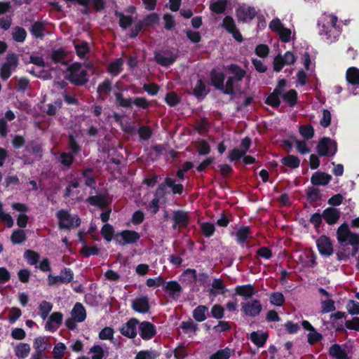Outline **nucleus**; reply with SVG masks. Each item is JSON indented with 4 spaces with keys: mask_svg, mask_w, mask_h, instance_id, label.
Wrapping results in <instances>:
<instances>
[{
    "mask_svg": "<svg viewBox=\"0 0 359 359\" xmlns=\"http://www.w3.org/2000/svg\"><path fill=\"white\" fill-rule=\"evenodd\" d=\"M338 18L336 15H330L325 16L319 25V34L325 36L327 43H333L338 40L341 30L337 25Z\"/></svg>",
    "mask_w": 359,
    "mask_h": 359,
    "instance_id": "nucleus-1",
    "label": "nucleus"
},
{
    "mask_svg": "<svg viewBox=\"0 0 359 359\" xmlns=\"http://www.w3.org/2000/svg\"><path fill=\"white\" fill-rule=\"evenodd\" d=\"M65 79L75 86H82L88 82V72L82 69L80 62H76L69 65Z\"/></svg>",
    "mask_w": 359,
    "mask_h": 359,
    "instance_id": "nucleus-2",
    "label": "nucleus"
},
{
    "mask_svg": "<svg viewBox=\"0 0 359 359\" xmlns=\"http://www.w3.org/2000/svg\"><path fill=\"white\" fill-rule=\"evenodd\" d=\"M114 97L115 103L118 107L132 109L133 104L143 109H148L150 107V102L148 101L146 97H136L134 98H126L123 97L121 92H115Z\"/></svg>",
    "mask_w": 359,
    "mask_h": 359,
    "instance_id": "nucleus-3",
    "label": "nucleus"
},
{
    "mask_svg": "<svg viewBox=\"0 0 359 359\" xmlns=\"http://www.w3.org/2000/svg\"><path fill=\"white\" fill-rule=\"evenodd\" d=\"M58 219V228L60 230H71L77 228L81 224V219L77 215H71L69 211L65 209L58 210L56 213Z\"/></svg>",
    "mask_w": 359,
    "mask_h": 359,
    "instance_id": "nucleus-4",
    "label": "nucleus"
},
{
    "mask_svg": "<svg viewBox=\"0 0 359 359\" xmlns=\"http://www.w3.org/2000/svg\"><path fill=\"white\" fill-rule=\"evenodd\" d=\"M175 179L166 177L164 182L160 184L156 188L154 197L162 199L167 194L166 187L171 188L173 194L182 195L184 191V186L182 184H176Z\"/></svg>",
    "mask_w": 359,
    "mask_h": 359,
    "instance_id": "nucleus-5",
    "label": "nucleus"
},
{
    "mask_svg": "<svg viewBox=\"0 0 359 359\" xmlns=\"http://www.w3.org/2000/svg\"><path fill=\"white\" fill-rule=\"evenodd\" d=\"M320 156H334L337 151V143L330 137L320 138L316 147Z\"/></svg>",
    "mask_w": 359,
    "mask_h": 359,
    "instance_id": "nucleus-6",
    "label": "nucleus"
},
{
    "mask_svg": "<svg viewBox=\"0 0 359 359\" xmlns=\"http://www.w3.org/2000/svg\"><path fill=\"white\" fill-rule=\"evenodd\" d=\"M140 234L133 230H123L116 233L114 241L121 246L136 243L140 238Z\"/></svg>",
    "mask_w": 359,
    "mask_h": 359,
    "instance_id": "nucleus-7",
    "label": "nucleus"
},
{
    "mask_svg": "<svg viewBox=\"0 0 359 359\" xmlns=\"http://www.w3.org/2000/svg\"><path fill=\"white\" fill-rule=\"evenodd\" d=\"M74 273L69 268H64L61 271L60 274L58 276H48L47 281L50 286L56 285L57 283L68 284L73 280Z\"/></svg>",
    "mask_w": 359,
    "mask_h": 359,
    "instance_id": "nucleus-8",
    "label": "nucleus"
},
{
    "mask_svg": "<svg viewBox=\"0 0 359 359\" xmlns=\"http://www.w3.org/2000/svg\"><path fill=\"white\" fill-rule=\"evenodd\" d=\"M241 307L243 314L252 318L259 316L262 311V305L260 301L257 299L247 302H242Z\"/></svg>",
    "mask_w": 359,
    "mask_h": 359,
    "instance_id": "nucleus-9",
    "label": "nucleus"
},
{
    "mask_svg": "<svg viewBox=\"0 0 359 359\" xmlns=\"http://www.w3.org/2000/svg\"><path fill=\"white\" fill-rule=\"evenodd\" d=\"M86 202L92 206L97 207L100 209H106L109 206L111 200L107 193L99 194L95 196H90L86 199Z\"/></svg>",
    "mask_w": 359,
    "mask_h": 359,
    "instance_id": "nucleus-10",
    "label": "nucleus"
},
{
    "mask_svg": "<svg viewBox=\"0 0 359 359\" xmlns=\"http://www.w3.org/2000/svg\"><path fill=\"white\" fill-rule=\"evenodd\" d=\"M222 27L230 33L236 41L238 42L243 41V36L236 27L234 20L231 16L226 15L224 18Z\"/></svg>",
    "mask_w": 359,
    "mask_h": 359,
    "instance_id": "nucleus-11",
    "label": "nucleus"
},
{
    "mask_svg": "<svg viewBox=\"0 0 359 359\" xmlns=\"http://www.w3.org/2000/svg\"><path fill=\"white\" fill-rule=\"evenodd\" d=\"M257 15V11L252 6H240L236 9V16L238 22H246L253 20Z\"/></svg>",
    "mask_w": 359,
    "mask_h": 359,
    "instance_id": "nucleus-12",
    "label": "nucleus"
},
{
    "mask_svg": "<svg viewBox=\"0 0 359 359\" xmlns=\"http://www.w3.org/2000/svg\"><path fill=\"white\" fill-rule=\"evenodd\" d=\"M139 333L143 340L151 339L156 334V326L149 321H142L139 323Z\"/></svg>",
    "mask_w": 359,
    "mask_h": 359,
    "instance_id": "nucleus-13",
    "label": "nucleus"
},
{
    "mask_svg": "<svg viewBox=\"0 0 359 359\" xmlns=\"http://www.w3.org/2000/svg\"><path fill=\"white\" fill-rule=\"evenodd\" d=\"M140 321L135 318H132L126 323L123 324L120 328V332L124 337L129 339H134L137 336V326Z\"/></svg>",
    "mask_w": 359,
    "mask_h": 359,
    "instance_id": "nucleus-14",
    "label": "nucleus"
},
{
    "mask_svg": "<svg viewBox=\"0 0 359 359\" xmlns=\"http://www.w3.org/2000/svg\"><path fill=\"white\" fill-rule=\"evenodd\" d=\"M173 224L172 229L187 228L190 222V217L188 213L182 210H175L173 212Z\"/></svg>",
    "mask_w": 359,
    "mask_h": 359,
    "instance_id": "nucleus-15",
    "label": "nucleus"
},
{
    "mask_svg": "<svg viewBox=\"0 0 359 359\" xmlns=\"http://www.w3.org/2000/svg\"><path fill=\"white\" fill-rule=\"evenodd\" d=\"M318 250L320 255L330 257L333 253V245L331 239L327 236H321L316 241Z\"/></svg>",
    "mask_w": 359,
    "mask_h": 359,
    "instance_id": "nucleus-16",
    "label": "nucleus"
},
{
    "mask_svg": "<svg viewBox=\"0 0 359 359\" xmlns=\"http://www.w3.org/2000/svg\"><path fill=\"white\" fill-rule=\"evenodd\" d=\"M163 290L168 294L172 299L177 300L182 292V287L177 281L170 280L165 283Z\"/></svg>",
    "mask_w": 359,
    "mask_h": 359,
    "instance_id": "nucleus-17",
    "label": "nucleus"
},
{
    "mask_svg": "<svg viewBox=\"0 0 359 359\" xmlns=\"http://www.w3.org/2000/svg\"><path fill=\"white\" fill-rule=\"evenodd\" d=\"M210 80L211 85L222 92L225 81V74L222 72H219L216 69H212L210 72Z\"/></svg>",
    "mask_w": 359,
    "mask_h": 359,
    "instance_id": "nucleus-18",
    "label": "nucleus"
},
{
    "mask_svg": "<svg viewBox=\"0 0 359 359\" xmlns=\"http://www.w3.org/2000/svg\"><path fill=\"white\" fill-rule=\"evenodd\" d=\"M131 306L137 313H147L150 309L149 299L147 296L137 297L133 301Z\"/></svg>",
    "mask_w": 359,
    "mask_h": 359,
    "instance_id": "nucleus-19",
    "label": "nucleus"
},
{
    "mask_svg": "<svg viewBox=\"0 0 359 359\" xmlns=\"http://www.w3.org/2000/svg\"><path fill=\"white\" fill-rule=\"evenodd\" d=\"M340 216L341 212L334 207H328L323 211V219L329 225H333L337 223Z\"/></svg>",
    "mask_w": 359,
    "mask_h": 359,
    "instance_id": "nucleus-20",
    "label": "nucleus"
},
{
    "mask_svg": "<svg viewBox=\"0 0 359 359\" xmlns=\"http://www.w3.org/2000/svg\"><path fill=\"white\" fill-rule=\"evenodd\" d=\"M63 315L60 312H53L49 316L48 320L46 322L45 329L50 332H55L58 327L62 323Z\"/></svg>",
    "mask_w": 359,
    "mask_h": 359,
    "instance_id": "nucleus-21",
    "label": "nucleus"
},
{
    "mask_svg": "<svg viewBox=\"0 0 359 359\" xmlns=\"http://www.w3.org/2000/svg\"><path fill=\"white\" fill-rule=\"evenodd\" d=\"M332 180V176L324 172H316L311 177V183L313 186H326Z\"/></svg>",
    "mask_w": 359,
    "mask_h": 359,
    "instance_id": "nucleus-22",
    "label": "nucleus"
},
{
    "mask_svg": "<svg viewBox=\"0 0 359 359\" xmlns=\"http://www.w3.org/2000/svg\"><path fill=\"white\" fill-rule=\"evenodd\" d=\"M50 346V344L48 342L47 339L44 337H36L33 344L35 352L32 355L43 357V351L49 348Z\"/></svg>",
    "mask_w": 359,
    "mask_h": 359,
    "instance_id": "nucleus-23",
    "label": "nucleus"
},
{
    "mask_svg": "<svg viewBox=\"0 0 359 359\" xmlns=\"http://www.w3.org/2000/svg\"><path fill=\"white\" fill-rule=\"evenodd\" d=\"M252 231L248 226H241L236 232L237 243L243 245L248 243V238H252Z\"/></svg>",
    "mask_w": 359,
    "mask_h": 359,
    "instance_id": "nucleus-24",
    "label": "nucleus"
},
{
    "mask_svg": "<svg viewBox=\"0 0 359 359\" xmlns=\"http://www.w3.org/2000/svg\"><path fill=\"white\" fill-rule=\"evenodd\" d=\"M168 53L170 54L169 57H165L158 53H155L154 60L156 63L162 67H166L172 65L176 61L178 56L177 54H173L171 52H168Z\"/></svg>",
    "mask_w": 359,
    "mask_h": 359,
    "instance_id": "nucleus-25",
    "label": "nucleus"
},
{
    "mask_svg": "<svg viewBox=\"0 0 359 359\" xmlns=\"http://www.w3.org/2000/svg\"><path fill=\"white\" fill-rule=\"evenodd\" d=\"M234 290L236 295L243 297L245 299L251 298L256 293L254 286L251 284L238 285Z\"/></svg>",
    "mask_w": 359,
    "mask_h": 359,
    "instance_id": "nucleus-26",
    "label": "nucleus"
},
{
    "mask_svg": "<svg viewBox=\"0 0 359 359\" xmlns=\"http://www.w3.org/2000/svg\"><path fill=\"white\" fill-rule=\"evenodd\" d=\"M111 81L109 79H105L97 88V93L100 95L99 99L104 101L105 100V97L111 91Z\"/></svg>",
    "mask_w": 359,
    "mask_h": 359,
    "instance_id": "nucleus-27",
    "label": "nucleus"
},
{
    "mask_svg": "<svg viewBox=\"0 0 359 359\" xmlns=\"http://www.w3.org/2000/svg\"><path fill=\"white\" fill-rule=\"evenodd\" d=\"M72 317L77 320L78 323L83 322L86 318V311L83 305L80 302H76L71 312Z\"/></svg>",
    "mask_w": 359,
    "mask_h": 359,
    "instance_id": "nucleus-28",
    "label": "nucleus"
},
{
    "mask_svg": "<svg viewBox=\"0 0 359 359\" xmlns=\"http://www.w3.org/2000/svg\"><path fill=\"white\" fill-rule=\"evenodd\" d=\"M184 275H190L191 278L200 285H204L208 280L209 276L205 272L197 273L196 270L194 269H187L183 273Z\"/></svg>",
    "mask_w": 359,
    "mask_h": 359,
    "instance_id": "nucleus-29",
    "label": "nucleus"
},
{
    "mask_svg": "<svg viewBox=\"0 0 359 359\" xmlns=\"http://www.w3.org/2000/svg\"><path fill=\"white\" fill-rule=\"evenodd\" d=\"M208 93L209 90H207L205 82L201 79H198L193 88L192 95L201 100L204 99Z\"/></svg>",
    "mask_w": 359,
    "mask_h": 359,
    "instance_id": "nucleus-30",
    "label": "nucleus"
},
{
    "mask_svg": "<svg viewBox=\"0 0 359 359\" xmlns=\"http://www.w3.org/2000/svg\"><path fill=\"white\" fill-rule=\"evenodd\" d=\"M226 69L229 73L233 74V76H231L236 81H241L246 74L245 70L236 64L228 65Z\"/></svg>",
    "mask_w": 359,
    "mask_h": 359,
    "instance_id": "nucleus-31",
    "label": "nucleus"
},
{
    "mask_svg": "<svg viewBox=\"0 0 359 359\" xmlns=\"http://www.w3.org/2000/svg\"><path fill=\"white\" fill-rule=\"evenodd\" d=\"M45 30V23L42 21L34 22L30 28V32L33 37L40 39H43L44 38L45 35L43 32Z\"/></svg>",
    "mask_w": 359,
    "mask_h": 359,
    "instance_id": "nucleus-32",
    "label": "nucleus"
},
{
    "mask_svg": "<svg viewBox=\"0 0 359 359\" xmlns=\"http://www.w3.org/2000/svg\"><path fill=\"white\" fill-rule=\"evenodd\" d=\"M81 175L85 179V185L92 189L96 187V178L92 168H86L81 171Z\"/></svg>",
    "mask_w": 359,
    "mask_h": 359,
    "instance_id": "nucleus-33",
    "label": "nucleus"
},
{
    "mask_svg": "<svg viewBox=\"0 0 359 359\" xmlns=\"http://www.w3.org/2000/svg\"><path fill=\"white\" fill-rule=\"evenodd\" d=\"M208 315V307L205 305L196 306L192 313L193 318L197 322H203L207 319Z\"/></svg>",
    "mask_w": 359,
    "mask_h": 359,
    "instance_id": "nucleus-34",
    "label": "nucleus"
},
{
    "mask_svg": "<svg viewBox=\"0 0 359 359\" xmlns=\"http://www.w3.org/2000/svg\"><path fill=\"white\" fill-rule=\"evenodd\" d=\"M346 79L348 83L353 86L359 85V69L355 67H349L346 70Z\"/></svg>",
    "mask_w": 359,
    "mask_h": 359,
    "instance_id": "nucleus-35",
    "label": "nucleus"
},
{
    "mask_svg": "<svg viewBox=\"0 0 359 359\" xmlns=\"http://www.w3.org/2000/svg\"><path fill=\"white\" fill-rule=\"evenodd\" d=\"M351 232V231H350L346 223L344 222L341 224L337 231L338 242L341 245H343V243H346L348 241V236Z\"/></svg>",
    "mask_w": 359,
    "mask_h": 359,
    "instance_id": "nucleus-36",
    "label": "nucleus"
},
{
    "mask_svg": "<svg viewBox=\"0 0 359 359\" xmlns=\"http://www.w3.org/2000/svg\"><path fill=\"white\" fill-rule=\"evenodd\" d=\"M269 337L267 332H262L261 334L257 332H252L250 334V339L251 341L258 347H263Z\"/></svg>",
    "mask_w": 359,
    "mask_h": 359,
    "instance_id": "nucleus-37",
    "label": "nucleus"
},
{
    "mask_svg": "<svg viewBox=\"0 0 359 359\" xmlns=\"http://www.w3.org/2000/svg\"><path fill=\"white\" fill-rule=\"evenodd\" d=\"M329 354L336 359H349L346 351L342 349L337 344L331 346L329 349Z\"/></svg>",
    "mask_w": 359,
    "mask_h": 359,
    "instance_id": "nucleus-38",
    "label": "nucleus"
},
{
    "mask_svg": "<svg viewBox=\"0 0 359 359\" xmlns=\"http://www.w3.org/2000/svg\"><path fill=\"white\" fill-rule=\"evenodd\" d=\"M229 0H217L210 5V10L215 14H223L225 13Z\"/></svg>",
    "mask_w": 359,
    "mask_h": 359,
    "instance_id": "nucleus-39",
    "label": "nucleus"
},
{
    "mask_svg": "<svg viewBox=\"0 0 359 359\" xmlns=\"http://www.w3.org/2000/svg\"><path fill=\"white\" fill-rule=\"evenodd\" d=\"M281 163L291 169H296L299 167L300 159L294 155H287L280 160Z\"/></svg>",
    "mask_w": 359,
    "mask_h": 359,
    "instance_id": "nucleus-40",
    "label": "nucleus"
},
{
    "mask_svg": "<svg viewBox=\"0 0 359 359\" xmlns=\"http://www.w3.org/2000/svg\"><path fill=\"white\" fill-rule=\"evenodd\" d=\"M14 351L16 357L20 359H25L29 354L30 346L27 343H20L15 346Z\"/></svg>",
    "mask_w": 359,
    "mask_h": 359,
    "instance_id": "nucleus-41",
    "label": "nucleus"
},
{
    "mask_svg": "<svg viewBox=\"0 0 359 359\" xmlns=\"http://www.w3.org/2000/svg\"><path fill=\"white\" fill-rule=\"evenodd\" d=\"M114 15L119 18L118 24L122 29H126L132 25L133 22L132 16L125 15L123 13L118 11H115Z\"/></svg>",
    "mask_w": 359,
    "mask_h": 359,
    "instance_id": "nucleus-42",
    "label": "nucleus"
},
{
    "mask_svg": "<svg viewBox=\"0 0 359 359\" xmlns=\"http://www.w3.org/2000/svg\"><path fill=\"white\" fill-rule=\"evenodd\" d=\"M305 191L307 200L311 203L317 202L321 199V194L318 188L309 187Z\"/></svg>",
    "mask_w": 359,
    "mask_h": 359,
    "instance_id": "nucleus-43",
    "label": "nucleus"
},
{
    "mask_svg": "<svg viewBox=\"0 0 359 359\" xmlns=\"http://www.w3.org/2000/svg\"><path fill=\"white\" fill-rule=\"evenodd\" d=\"M123 61L122 58H116L111 62L108 67V72L114 76L118 75L123 70Z\"/></svg>",
    "mask_w": 359,
    "mask_h": 359,
    "instance_id": "nucleus-44",
    "label": "nucleus"
},
{
    "mask_svg": "<svg viewBox=\"0 0 359 359\" xmlns=\"http://www.w3.org/2000/svg\"><path fill=\"white\" fill-rule=\"evenodd\" d=\"M74 46L77 56L80 58H83L89 52V46L86 41H82L81 43L74 41Z\"/></svg>",
    "mask_w": 359,
    "mask_h": 359,
    "instance_id": "nucleus-45",
    "label": "nucleus"
},
{
    "mask_svg": "<svg viewBox=\"0 0 359 359\" xmlns=\"http://www.w3.org/2000/svg\"><path fill=\"white\" fill-rule=\"evenodd\" d=\"M283 100L291 107L296 105L297 102V92L291 89L281 96Z\"/></svg>",
    "mask_w": 359,
    "mask_h": 359,
    "instance_id": "nucleus-46",
    "label": "nucleus"
},
{
    "mask_svg": "<svg viewBox=\"0 0 359 359\" xmlns=\"http://www.w3.org/2000/svg\"><path fill=\"white\" fill-rule=\"evenodd\" d=\"M27 240V236L24 230L15 229L11 236V242L15 244H21Z\"/></svg>",
    "mask_w": 359,
    "mask_h": 359,
    "instance_id": "nucleus-47",
    "label": "nucleus"
},
{
    "mask_svg": "<svg viewBox=\"0 0 359 359\" xmlns=\"http://www.w3.org/2000/svg\"><path fill=\"white\" fill-rule=\"evenodd\" d=\"M233 352V350L226 347L225 348L217 351L209 357V359H229Z\"/></svg>",
    "mask_w": 359,
    "mask_h": 359,
    "instance_id": "nucleus-48",
    "label": "nucleus"
},
{
    "mask_svg": "<svg viewBox=\"0 0 359 359\" xmlns=\"http://www.w3.org/2000/svg\"><path fill=\"white\" fill-rule=\"evenodd\" d=\"M67 53L62 48L53 50L50 54V59L54 63L65 64V59Z\"/></svg>",
    "mask_w": 359,
    "mask_h": 359,
    "instance_id": "nucleus-49",
    "label": "nucleus"
},
{
    "mask_svg": "<svg viewBox=\"0 0 359 359\" xmlns=\"http://www.w3.org/2000/svg\"><path fill=\"white\" fill-rule=\"evenodd\" d=\"M101 234L102 237L108 242L114 239V229L112 225L109 224H104L101 229Z\"/></svg>",
    "mask_w": 359,
    "mask_h": 359,
    "instance_id": "nucleus-50",
    "label": "nucleus"
},
{
    "mask_svg": "<svg viewBox=\"0 0 359 359\" xmlns=\"http://www.w3.org/2000/svg\"><path fill=\"white\" fill-rule=\"evenodd\" d=\"M299 133L304 138L309 140L314 136V128L311 124L301 125L299 127Z\"/></svg>",
    "mask_w": 359,
    "mask_h": 359,
    "instance_id": "nucleus-51",
    "label": "nucleus"
},
{
    "mask_svg": "<svg viewBox=\"0 0 359 359\" xmlns=\"http://www.w3.org/2000/svg\"><path fill=\"white\" fill-rule=\"evenodd\" d=\"M277 90H273L271 93H270L268 97L265 100V103L267 105H269L273 108L279 107L280 104V100L279 95L277 94Z\"/></svg>",
    "mask_w": 359,
    "mask_h": 359,
    "instance_id": "nucleus-52",
    "label": "nucleus"
},
{
    "mask_svg": "<svg viewBox=\"0 0 359 359\" xmlns=\"http://www.w3.org/2000/svg\"><path fill=\"white\" fill-rule=\"evenodd\" d=\"M160 353L156 350H145L139 351L135 359H156Z\"/></svg>",
    "mask_w": 359,
    "mask_h": 359,
    "instance_id": "nucleus-53",
    "label": "nucleus"
},
{
    "mask_svg": "<svg viewBox=\"0 0 359 359\" xmlns=\"http://www.w3.org/2000/svg\"><path fill=\"white\" fill-rule=\"evenodd\" d=\"M12 36L15 41L22 43L27 37V32L23 27L17 26L14 28Z\"/></svg>",
    "mask_w": 359,
    "mask_h": 359,
    "instance_id": "nucleus-54",
    "label": "nucleus"
},
{
    "mask_svg": "<svg viewBox=\"0 0 359 359\" xmlns=\"http://www.w3.org/2000/svg\"><path fill=\"white\" fill-rule=\"evenodd\" d=\"M165 102L169 107H173L180 103L181 99L175 92L172 91L165 95Z\"/></svg>",
    "mask_w": 359,
    "mask_h": 359,
    "instance_id": "nucleus-55",
    "label": "nucleus"
},
{
    "mask_svg": "<svg viewBox=\"0 0 359 359\" xmlns=\"http://www.w3.org/2000/svg\"><path fill=\"white\" fill-rule=\"evenodd\" d=\"M24 257L30 265L36 264L40 258L39 254L32 250H27L25 252Z\"/></svg>",
    "mask_w": 359,
    "mask_h": 359,
    "instance_id": "nucleus-56",
    "label": "nucleus"
},
{
    "mask_svg": "<svg viewBox=\"0 0 359 359\" xmlns=\"http://www.w3.org/2000/svg\"><path fill=\"white\" fill-rule=\"evenodd\" d=\"M52 309L53 304L50 302H47L46 300L42 301L39 306V309L40 311L41 318L45 320L48 317Z\"/></svg>",
    "mask_w": 359,
    "mask_h": 359,
    "instance_id": "nucleus-57",
    "label": "nucleus"
},
{
    "mask_svg": "<svg viewBox=\"0 0 359 359\" xmlns=\"http://www.w3.org/2000/svg\"><path fill=\"white\" fill-rule=\"evenodd\" d=\"M137 133L140 140L147 141L149 140L152 136L153 132L150 126H141L137 130Z\"/></svg>",
    "mask_w": 359,
    "mask_h": 359,
    "instance_id": "nucleus-58",
    "label": "nucleus"
},
{
    "mask_svg": "<svg viewBox=\"0 0 359 359\" xmlns=\"http://www.w3.org/2000/svg\"><path fill=\"white\" fill-rule=\"evenodd\" d=\"M68 148L73 155L77 154L81 151V146L77 142L75 136L73 134L68 135Z\"/></svg>",
    "mask_w": 359,
    "mask_h": 359,
    "instance_id": "nucleus-59",
    "label": "nucleus"
},
{
    "mask_svg": "<svg viewBox=\"0 0 359 359\" xmlns=\"http://www.w3.org/2000/svg\"><path fill=\"white\" fill-rule=\"evenodd\" d=\"M285 297L279 292H273L269 297L270 303L276 306H281L285 302Z\"/></svg>",
    "mask_w": 359,
    "mask_h": 359,
    "instance_id": "nucleus-60",
    "label": "nucleus"
},
{
    "mask_svg": "<svg viewBox=\"0 0 359 359\" xmlns=\"http://www.w3.org/2000/svg\"><path fill=\"white\" fill-rule=\"evenodd\" d=\"M210 313L212 318L221 320L224 317L225 310L222 305L215 304L212 306Z\"/></svg>",
    "mask_w": 359,
    "mask_h": 359,
    "instance_id": "nucleus-61",
    "label": "nucleus"
},
{
    "mask_svg": "<svg viewBox=\"0 0 359 359\" xmlns=\"http://www.w3.org/2000/svg\"><path fill=\"white\" fill-rule=\"evenodd\" d=\"M341 245V249L337 252V258L339 261H347L350 259V247L347 243Z\"/></svg>",
    "mask_w": 359,
    "mask_h": 359,
    "instance_id": "nucleus-62",
    "label": "nucleus"
},
{
    "mask_svg": "<svg viewBox=\"0 0 359 359\" xmlns=\"http://www.w3.org/2000/svg\"><path fill=\"white\" fill-rule=\"evenodd\" d=\"M114 330L111 327H105L99 332V338L101 340L113 341Z\"/></svg>",
    "mask_w": 359,
    "mask_h": 359,
    "instance_id": "nucleus-63",
    "label": "nucleus"
},
{
    "mask_svg": "<svg viewBox=\"0 0 359 359\" xmlns=\"http://www.w3.org/2000/svg\"><path fill=\"white\" fill-rule=\"evenodd\" d=\"M67 347L65 344L62 342H59L56 344L53 348V359H62L64 356L65 351L66 350Z\"/></svg>",
    "mask_w": 359,
    "mask_h": 359,
    "instance_id": "nucleus-64",
    "label": "nucleus"
}]
</instances>
